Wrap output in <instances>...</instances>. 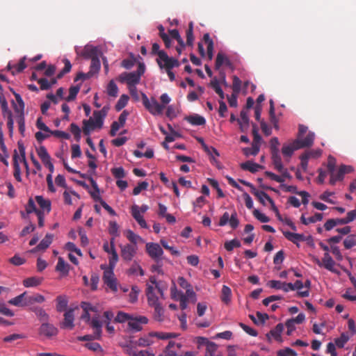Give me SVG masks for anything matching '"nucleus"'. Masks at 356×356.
<instances>
[{"instance_id": "obj_43", "label": "nucleus", "mask_w": 356, "mask_h": 356, "mask_svg": "<svg viewBox=\"0 0 356 356\" xmlns=\"http://www.w3.org/2000/svg\"><path fill=\"white\" fill-rule=\"evenodd\" d=\"M101 68V63L99 60V57L92 58L91 59V63L90 66L89 70V76H93L94 74H97Z\"/></svg>"}, {"instance_id": "obj_28", "label": "nucleus", "mask_w": 356, "mask_h": 356, "mask_svg": "<svg viewBox=\"0 0 356 356\" xmlns=\"http://www.w3.org/2000/svg\"><path fill=\"white\" fill-rule=\"evenodd\" d=\"M26 292H24L23 293L10 299L8 301V303L17 307H24L29 305L28 303V297L26 298Z\"/></svg>"}, {"instance_id": "obj_51", "label": "nucleus", "mask_w": 356, "mask_h": 356, "mask_svg": "<svg viewBox=\"0 0 356 356\" xmlns=\"http://www.w3.org/2000/svg\"><path fill=\"white\" fill-rule=\"evenodd\" d=\"M149 336L150 337H157L159 339L165 340V339H171V338H175V337H177V334H176L175 333H171V332H151V333H149Z\"/></svg>"}, {"instance_id": "obj_19", "label": "nucleus", "mask_w": 356, "mask_h": 356, "mask_svg": "<svg viewBox=\"0 0 356 356\" xmlns=\"http://www.w3.org/2000/svg\"><path fill=\"white\" fill-rule=\"evenodd\" d=\"M74 309H70L67 310L64 314V321L61 323L60 327L68 330H72L74 327Z\"/></svg>"}, {"instance_id": "obj_42", "label": "nucleus", "mask_w": 356, "mask_h": 356, "mask_svg": "<svg viewBox=\"0 0 356 356\" xmlns=\"http://www.w3.org/2000/svg\"><path fill=\"white\" fill-rule=\"evenodd\" d=\"M53 238H54L53 234H47L45 237L36 246V250H46L51 244Z\"/></svg>"}, {"instance_id": "obj_35", "label": "nucleus", "mask_w": 356, "mask_h": 356, "mask_svg": "<svg viewBox=\"0 0 356 356\" xmlns=\"http://www.w3.org/2000/svg\"><path fill=\"white\" fill-rule=\"evenodd\" d=\"M186 120L194 126L204 125L206 124L205 118L203 116L197 114H194L186 117Z\"/></svg>"}, {"instance_id": "obj_55", "label": "nucleus", "mask_w": 356, "mask_h": 356, "mask_svg": "<svg viewBox=\"0 0 356 356\" xmlns=\"http://www.w3.org/2000/svg\"><path fill=\"white\" fill-rule=\"evenodd\" d=\"M140 290L138 286L134 285L132 286L131 290L129 294V302L131 303H135L138 301V295Z\"/></svg>"}, {"instance_id": "obj_33", "label": "nucleus", "mask_w": 356, "mask_h": 356, "mask_svg": "<svg viewBox=\"0 0 356 356\" xmlns=\"http://www.w3.org/2000/svg\"><path fill=\"white\" fill-rule=\"evenodd\" d=\"M323 267L327 270L335 273L337 270L334 268L335 262L330 255L329 252H325L322 259Z\"/></svg>"}, {"instance_id": "obj_10", "label": "nucleus", "mask_w": 356, "mask_h": 356, "mask_svg": "<svg viewBox=\"0 0 356 356\" xmlns=\"http://www.w3.org/2000/svg\"><path fill=\"white\" fill-rule=\"evenodd\" d=\"M145 249L148 255L156 262L161 261L163 250L159 243L149 242L145 245Z\"/></svg>"}, {"instance_id": "obj_20", "label": "nucleus", "mask_w": 356, "mask_h": 356, "mask_svg": "<svg viewBox=\"0 0 356 356\" xmlns=\"http://www.w3.org/2000/svg\"><path fill=\"white\" fill-rule=\"evenodd\" d=\"M13 95L15 97V102L13 101L12 104L15 112L18 114V115H24V103L21 97V95L15 91H13Z\"/></svg>"}, {"instance_id": "obj_13", "label": "nucleus", "mask_w": 356, "mask_h": 356, "mask_svg": "<svg viewBox=\"0 0 356 356\" xmlns=\"http://www.w3.org/2000/svg\"><path fill=\"white\" fill-rule=\"evenodd\" d=\"M271 159L276 170L282 174L284 177H287V179L291 177L288 170L284 167L280 152L271 153Z\"/></svg>"}, {"instance_id": "obj_6", "label": "nucleus", "mask_w": 356, "mask_h": 356, "mask_svg": "<svg viewBox=\"0 0 356 356\" xmlns=\"http://www.w3.org/2000/svg\"><path fill=\"white\" fill-rule=\"evenodd\" d=\"M102 268L104 270L103 274V281L104 284L108 287L113 292L118 291V280L114 274V268L110 267L102 266Z\"/></svg>"}, {"instance_id": "obj_18", "label": "nucleus", "mask_w": 356, "mask_h": 356, "mask_svg": "<svg viewBox=\"0 0 356 356\" xmlns=\"http://www.w3.org/2000/svg\"><path fill=\"white\" fill-rule=\"evenodd\" d=\"M284 330V325L282 323H278L275 328L272 329L268 333L266 334V337L269 342L271 341V339H274L275 341L282 342V333Z\"/></svg>"}, {"instance_id": "obj_46", "label": "nucleus", "mask_w": 356, "mask_h": 356, "mask_svg": "<svg viewBox=\"0 0 356 356\" xmlns=\"http://www.w3.org/2000/svg\"><path fill=\"white\" fill-rule=\"evenodd\" d=\"M204 40L205 43L207 44V56L208 58L211 60L213 56V42L210 38V36L208 33L204 35Z\"/></svg>"}, {"instance_id": "obj_25", "label": "nucleus", "mask_w": 356, "mask_h": 356, "mask_svg": "<svg viewBox=\"0 0 356 356\" xmlns=\"http://www.w3.org/2000/svg\"><path fill=\"white\" fill-rule=\"evenodd\" d=\"M103 323L99 315L93 316L90 321V325L97 334V337H102Z\"/></svg>"}, {"instance_id": "obj_62", "label": "nucleus", "mask_w": 356, "mask_h": 356, "mask_svg": "<svg viewBox=\"0 0 356 356\" xmlns=\"http://www.w3.org/2000/svg\"><path fill=\"white\" fill-rule=\"evenodd\" d=\"M70 131L74 135L75 139L79 141L81 138V129L80 127L76 124L72 123L70 124Z\"/></svg>"}, {"instance_id": "obj_52", "label": "nucleus", "mask_w": 356, "mask_h": 356, "mask_svg": "<svg viewBox=\"0 0 356 356\" xmlns=\"http://www.w3.org/2000/svg\"><path fill=\"white\" fill-rule=\"evenodd\" d=\"M150 306L154 308L155 319L160 322L162 321L163 320L164 309L160 302Z\"/></svg>"}, {"instance_id": "obj_3", "label": "nucleus", "mask_w": 356, "mask_h": 356, "mask_svg": "<svg viewBox=\"0 0 356 356\" xmlns=\"http://www.w3.org/2000/svg\"><path fill=\"white\" fill-rule=\"evenodd\" d=\"M105 115L101 111H94L93 116L83 121V132L89 136L96 129H101L104 124Z\"/></svg>"}, {"instance_id": "obj_57", "label": "nucleus", "mask_w": 356, "mask_h": 356, "mask_svg": "<svg viewBox=\"0 0 356 356\" xmlns=\"http://www.w3.org/2000/svg\"><path fill=\"white\" fill-rule=\"evenodd\" d=\"M350 337L346 333H342L339 338L335 339L334 343L338 348H343L345 344L349 341Z\"/></svg>"}, {"instance_id": "obj_5", "label": "nucleus", "mask_w": 356, "mask_h": 356, "mask_svg": "<svg viewBox=\"0 0 356 356\" xmlns=\"http://www.w3.org/2000/svg\"><path fill=\"white\" fill-rule=\"evenodd\" d=\"M142 99L144 106L152 115H159L163 113L165 106L160 104L155 98L149 99L145 93H143Z\"/></svg>"}, {"instance_id": "obj_9", "label": "nucleus", "mask_w": 356, "mask_h": 356, "mask_svg": "<svg viewBox=\"0 0 356 356\" xmlns=\"http://www.w3.org/2000/svg\"><path fill=\"white\" fill-rule=\"evenodd\" d=\"M104 250L110 254L108 258V266L112 268H115L117 262L118 261L119 257L117 253L114 238H111L110 243L106 241L103 245Z\"/></svg>"}, {"instance_id": "obj_40", "label": "nucleus", "mask_w": 356, "mask_h": 356, "mask_svg": "<svg viewBox=\"0 0 356 356\" xmlns=\"http://www.w3.org/2000/svg\"><path fill=\"white\" fill-rule=\"evenodd\" d=\"M124 352L131 355V356H145L147 354L148 356H154L152 353H149L145 350L138 351L135 346H134L131 343L129 345V348H127Z\"/></svg>"}, {"instance_id": "obj_21", "label": "nucleus", "mask_w": 356, "mask_h": 356, "mask_svg": "<svg viewBox=\"0 0 356 356\" xmlns=\"http://www.w3.org/2000/svg\"><path fill=\"white\" fill-rule=\"evenodd\" d=\"M300 149L298 142L296 140L289 144H284L282 148V153L284 157L290 158L293 152Z\"/></svg>"}, {"instance_id": "obj_29", "label": "nucleus", "mask_w": 356, "mask_h": 356, "mask_svg": "<svg viewBox=\"0 0 356 356\" xmlns=\"http://www.w3.org/2000/svg\"><path fill=\"white\" fill-rule=\"evenodd\" d=\"M282 290L287 293L290 291H297L303 288V282L301 280H296L294 283L283 282Z\"/></svg>"}, {"instance_id": "obj_14", "label": "nucleus", "mask_w": 356, "mask_h": 356, "mask_svg": "<svg viewBox=\"0 0 356 356\" xmlns=\"http://www.w3.org/2000/svg\"><path fill=\"white\" fill-rule=\"evenodd\" d=\"M148 323V318L144 316L134 317L131 316L128 325L131 330L135 332L140 331L143 329V325Z\"/></svg>"}, {"instance_id": "obj_26", "label": "nucleus", "mask_w": 356, "mask_h": 356, "mask_svg": "<svg viewBox=\"0 0 356 356\" xmlns=\"http://www.w3.org/2000/svg\"><path fill=\"white\" fill-rule=\"evenodd\" d=\"M252 193L257 197L260 203L264 206H266L267 202L270 204L271 201H273V199L263 191L253 188Z\"/></svg>"}, {"instance_id": "obj_54", "label": "nucleus", "mask_w": 356, "mask_h": 356, "mask_svg": "<svg viewBox=\"0 0 356 356\" xmlns=\"http://www.w3.org/2000/svg\"><path fill=\"white\" fill-rule=\"evenodd\" d=\"M129 97L127 95H125V94H123L122 95L118 101L117 102L116 104H115V109L117 111H121L122 108H124L128 102H129Z\"/></svg>"}, {"instance_id": "obj_47", "label": "nucleus", "mask_w": 356, "mask_h": 356, "mask_svg": "<svg viewBox=\"0 0 356 356\" xmlns=\"http://www.w3.org/2000/svg\"><path fill=\"white\" fill-rule=\"evenodd\" d=\"M118 87L113 80H111L106 86V93L109 97H116L118 95Z\"/></svg>"}, {"instance_id": "obj_24", "label": "nucleus", "mask_w": 356, "mask_h": 356, "mask_svg": "<svg viewBox=\"0 0 356 356\" xmlns=\"http://www.w3.org/2000/svg\"><path fill=\"white\" fill-rule=\"evenodd\" d=\"M284 236L290 241L299 246L300 241H306V238L302 234L293 233L288 231L283 232Z\"/></svg>"}, {"instance_id": "obj_31", "label": "nucleus", "mask_w": 356, "mask_h": 356, "mask_svg": "<svg viewBox=\"0 0 356 356\" xmlns=\"http://www.w3.org/2000/svg\"><path fill=\"white\" fill-rule=\"evenodd\" d=\"M182 345L180 343H175V341H169L165 350V354L168 356H177V350L180 349Z\"/></svg>"}, {"instance_id": "obj_22", "label": "nucleus", "mask_w": 356, "mask_h": 356, "mask_svg": "<svg viewBox=\"0 0 356 356\" xmlns=\"http://www.w3.org/2000/svg\"><path fill=\"white\" fill-rule=\"evenodd\" d=\"M26 59V57L24 56L23 58H22L20 59L19 63L17 64H12L10 62L7 65V68L9 70H11L13 75L19 73V72H22L26 67V65L25 64Z\"/></svg>"}, {"instance_id": "obj_58", "label": "nucleus", "mask_w": 356, "mask_h": 356, "mask_svg": "<svg viewBox=\"0 0 356 356\" xmlns=\"http://www.w3.org/2000/svg\"><path fill=\"white\" fill-rule=\"evenodd\" d=\"M108 232L113 236L114 239L120 235L119 226L115 221H110L108 225Z\"/></svg>"}, {"instance_id": "obj_48", "label": "nucleus", "mask_w": 356, "mask_h": 356, "mask_svg": "<svg viewBox=\"0 0 356 356\" xmlns=\"http://www.w3.org/2000/svg\"><path fill=\"white\" fill-rule=\"evenodd\" d=\"M232 291L230 288L226 285H223L222 288L221 300L225 304H229L231 302Z\"/></svg>"}, {"instance_id": "obj_4", "label": "nucleus", "mask_w": 356, "mask_h": 356, "mask_svg": "<svg viewBox=\"0 0 356 356\" xmlns=\"http://www.w3.org/2000/svg\"><path fill=\"white\" fill-rule=\"evenodd\" d=\"M37 154L42 161V163L45 167H47L49 170V174L47 176V182L50 183L52 182V174L54 171V166L53 163L51 162V158L48 153L47 148L41 145L38 148L36 149Z\"/></svg>"}, {"instance_id": "obj_50", "label": "nucleus", "mask_w": 356, "mask_h": 356, "mask_svg": "<svg viewBox=\"0 0 356 356\" xmlns=\"http://www.w3.org/2000/svg\"><path fill=\"white\" fill-rule=\"evenodd\" d=\"M343 177L344 175L339 168L337 172L334 171L330 174V184L331 185H334L337 181H342L343 179Z\"/></svg>"}, {"instance_id": "obj_34", "label": "nucleus", "mask_w": 356, "mask_h": 356, "mask_svg": "<svg viewBox=\"0 0 356 356\" xmlns=\"http://www.w3.org/2000/svg\"><path fill=\"white\" fill-rule=\"evenodd\" d=\"M230 61L225 54L222 52L218 53L216 59L215 67L219 70L222 65H230Z\"/></svg>"}, {"instance_id": "obj_53", "label": "nucleus", "mask_w": 356, "mask_h": 356, "mask_svg": "<svg viewBox=\"0 0 356 356\" xmlns=\"http://www.w3.org/2000/svg\"><path fill=\"white\" fill-rule=\"evenodd\" d=\"M80 90V86H72L69 89V95L67 97H65V100L67 102H72L74 101L77 94L79 93Z\"/></svg>"}, {"instance_id": "obj_2", "label": "nucleus", "mask_w": 356, "mask_h": 356, "mask_svg": "<svg viewBox=\"0 0 356 356\" xmlns=\"http://www.w3.org/2000/svg\"><path fill=\"white\" fill-rule=\"evenodd\" d=\"M145 72V65L143 63H139L137 70L131 72H123L118 76V81L122 83H126L127 86L138 85L141 79V76Z\"/></svg>"}, {"instance_id": "obj_44", "label": "nucleus", "mask_w": 356, "mask_h": 356, "mask_svg": "<svg viewBox=\"0 0 356 356\" xmlns=\"http://www.w3.org/2000/svg\"><path fill=\"white\" fill-rule=\"evenodd\" d=\"M257 318L252 315H249V317L251 318V320L257 325L259 324H264L265 322L268 319V315L265 313H261L259 312H257L256 313Z\"/></svg>"}, {"instance_id": "obj_36", "label": "nucleus", "mask_w": 356, "mask_h": 356, "mask_svg": "<svg viewBox=\"0 0 356 356\" xmlns=\"http://www.w3.org/2000/svg\"><path fill=\"white\" fill-rule=\"evenodd\" d=\"M56 302L57 312H62L65 310L67 307L68 298L65 295H60L57 296Z\"/></svg>"}, {"instance_id": "obj_45", "label": "nucleus", "mask_w": 356, "mask_h": 356, "mask_svg": "<svg viewBox=\"0 0 356 356\" xmlns=\"http://www.w3.org/2000/svg\"><path fill=\"white\" fill-rule=\"evenodd\" d=\"M42 282V278L38 277H31L23 281L25 287H35L40 285Z\"/></svg>"}, {"instance_id": "obj_41", "label": "nucleus", "mask_w": 356, "mask_h": 356, "mask_svg": "<svg viewBox=\"0 0 356 356\" xmlns=\"http://www.w3.org/2000/svg\"><path fill=\"white\" fill-rule=\"evenodd\" d=\"M311 287V281L309 280H307L305 283H303V288L302 289H298L296 293V296L298 298H307L309 296V289Z\"/></svg>"}, {"instance_id": "obj_56", "label": "nucleus", "mask_w": 356, "mask_h": 356, "mask_svg": "<svg viewBox=\"0 0 356 356\" xmlns=\"http://www.w3.org/2000/svg\"><path fill=\"white\" fill-rule=\"evenodd\" d=\"M131 317V315L127 313L123 312H118L116 316L114 318V321L115 323H123L127 321L129 322L130 321Z\"/></svg>"}, {"instance_id": "obj_37", "label": "nucleus", "mask_w": 356, "mask_h": 356, "mask_svg": "<svg viewBox=\"0 0 356 356\" xmlns=\"http://www.w3.org/2000/svg\"><path fill=\"white\" fill-rule=\"evenodd\" d=\"M170 35L172 38L175 39L178 42L179 47H177L176 50H177L178 54L180 55L181 53L182 49L185 46L183 39L180 36V34H179L178 30H177V29L170 30Z\"/></svg>"}, {"instance_id": "obj_32", "label": "nucleus", "mask_w": 356, "mask_h": 356, "mask_svg": "<svg viewBox=\"0 0 356 356\" xmlns=\"http://www.w3.org/2000/svg\"><path fill=\"white\" fill-rule=\"evenodd\" d=\"M35 200L41 209L44 211H46L47 213L50 212L51 209V201L48 199H44L41 195H37L35 197Z\"/></svg>"}, {"instance_id": "obj_63", "label": "nucleus", "mask_w": 356, "mask_h": 356, "mask_svg": "<svg viewBox=\"0 0 356 356\" xmlns=\"http://www.w3.org/2000/svg\"><path fill=\"white\" fill-rule=\"evenodd\" d=\"M85 347L95 353H102L103 348L97 342H89L85 344Z\"/></svg>"}, {"instance_id": "obj_30", "label": "nucleus", "mask_w": 356, "mask_h": 356, "mask_svg": "<svg viewBox=\"0 0 356 356\" xmlns=\"http://www.w3.org/2000/svg\"><path fill=\"white\" fill-rule=\"evenodd\" d=\"M56 270L59 272L63 276H66L70 271V265L65 262L63 257H60L58 259Z\"/></svg>"}, {"instance_id": "obj_11", "label": "nucleus", "mask_w": 356, "mask_h": 356, "mask_svg": "<svg viewBox=\"0 0 356 356\" xmlns=\"http://www.w3.org/2000/svg\"><path fill=\"white\" fill-rule=\"evenodd\" d=\"M228 223L233 229L238 227L239 220L235 211L231 215H229L228 212H225L220 218L218 225L220 227H224Z\"/></svg>"}, {"instance_id": "obj_61", "label": "nucleus", "mask_w": 356, "mask_h": 356, "mask_svg": "<svg viewBox=\"0 0 356 356\" xmlns=\"http://www.w3.org/2000/svg\"><path fill=\"white\" fill-rule=\"evenodd\" d=\"M224 246L227 251L231 252L234 248H239L241 246V243L237 239H232L231 241H226Z\"/></svg>"}, {"instance_id": "obj_17", "label": "nucleus", "mask_w": 356, "mask_h": 356, "mask_svg": "<svg viewBox=\"0 0 356 356\" xmlns=\"http://www.w3.org/2000/svg\"><path fill=\"white\" fill-rule=\"evenodd\" d=\"M131 212L133 218L138 223L140 227L147 229L148 225L143 218V213H140L139 206L134 204L131 208Z\"/></svg>"}, {"instance_id": "obj_7", "label": "nucleus", "mask_w": 356, "mask_h": 356, "mask_svg": "<svg viewBox=\"0 0 356 356\" xmlns=\"http://www.w3.org/2000/svg\"><path fill=\"white\" fill-rule=\"evenodd\" d=\"M19 152L20 155H19L16 151L15 152V154L13 155L14 177L18 181H22L21 169L19 161H22L24 163L26 169H28V163L26 162L25 157L24 149L23 147H19Z\"/></svg>"}, {"instance_id": "obj_49", "label": "nucleus", "mask_w": 356, "mask_h": 356, "mask_svg": "<svg viewBox=\"0 0 356 356\" xmlns=\"http://www.w3.org/2000/svg\"><path fill=\"white\" fill-rule=\"evenodd\" d=\"M72 195L76 197L78 200L80 199V195L74 191H72V190L65 191L63 193L64 202L66 204H68V205L72 204Z\"/></svg>"}, {"instance_id": "obj_39", "label": "nucleus", "mask_w": 356, "mask_h": 356, "mask_svg": "<svg viewBox=\"0 0 356 356\" xmlns=\"http://www.w3.org/2000/svg\"><path fill=\"white\" fill-rule=\"evenodd\" d=\"M241 168L244 170H248L251 172H257L262 167L259 164L252 161H248L241 164Z\"/></svg>"}, {"instance_id": "obj_23", "label": "nucleus", "mask_w": 356, "mask_h": 356, "mask_svg": "<svg viewBox=\"0 0 356 356\" xmlns=\"http://www.w3.org/2000/svg\"><path fill=\"white\" fill-rule=\"evenodd\" d=\"M315 138V134L309 131L305 138L300 137L296 140L298 142V145L301 148L310 147L313 145Z\"/></svg>"}, {"instance_id": "obj_15", "label": "nucleus", "mask_w": 356, "mask_h": 356, "mask_svg": "<svg viewBox=\"0 0 356 356\" xmlns=\"http://www.w3.org/2000/svg\"><path fill=\"white\" fill-rule=\"evenodd\" d=\"M58 332V329L54 325L48 323H42L39 328V334L48 339L56 336Z\"/></svg>"}, {"instance_id": "obj_59", "label": "nucleus", "mask_w": 356, "mask_h": 356, "mask_svg": "<svg viewBox=\"0 0 356 356\" xmlns=\"http://www.w3.org/2000/svg\"><path fill=\"white\" fill-rule=\"evenodd\" d=\"M343 245L346 249H350L356 245V235L350 234L343 241Z\"/></svg>"}, {"instance_id": "obj_38", "label": "nucleus", "mask_w": 356, "mask_h": 356, "mask_svg": "<svg viewBox=\"0 0 356 356\" xmlns=\"http://www.w3.org/2000/svg\"><path fill=\"white\" fill-rule=\"evenodd\" d=\"M323 216L321 213H316L313 216L306 218L304 214L301 216L300 221L302 224L307 225L311 223H315L318 221H321Z\"/></svg>"}, {"instance_id": "obj_12", "label": "nucleus", "mask_w": 356, "mask_h": 356, "mask_svg": "<svg viewBox=\"0 0 356 356\" xmlns=\"http://www.w3.org/2000/svg\"><path fill=\"white\" fill-rule=\"evenodd\" d=\"M121 257L125 261H131L137 254L138 245H131L129 243L120 245Z\"/></svg>"}, {"instance_id": "obj_60", "label": "nucleus", "mask_w": 356, "mask_h": 356, "mask_svg": "<svg viewBox=\"0 0 356 356\" xmlns=\"http://www.w3.org/2000/svg\"><path fill=\"white\" fill-rule=\"evenodd\" d=\"M63 63L65 66L63 69L58 74L57 79L62 78L65 74L70 72L72 69L71 63L67 58H65L63 60Z\"/></svg>"}, {"instance_id": "obj_8", "label": "nucleus", "mask_w": 356, "mask_h": 356, "mask_svg": "<svg viewBox=\"0 0 356 356\" xmlns=\"http://www.w3.org/2000/svg\"><path fill=\"white\" fill-rule=\"evenodd\" d=\"M159 67L168 70L179 65V61L172 57H169L165 51L159 52V57L156 58Z\"/></svg>"}, {"instance_id": "obj_1", "label": "nucleus", "mask_w": 356, "mask_h": 356, "mask_svg": "<svg viewBox=\"0 0 356 356\" xmlns=\"http://www.w3.org/2000/svg\"><path fill=\"white\" fill-rule=\"evenodd\" d=\"M146 296L149 306L159 303V297L163 298V289L156 282L155 277H151L147 283Z\"/></svg>"}, {"instance_id": "obj_16", "label": "nucleus", "mask_w": 356, "mask_h": 356, "mask_svg": "<svg viewBox=\"0 0 356 356\" xmlns=\"http://www.w3.org/2000/svg\"><path fill=\"white\" fill-rule=\"evenodd\" d=\"M102 54V52L99 47H95L91 44L86 45L81 53V55L86 59H92V58L100 57Z\"/></svg>"}, {"instance_id": "obj_27", "label": "nucleus", "mask_w": 356, "mask_h": 356, "mask_svg": "<svg viewBox=\"0 0 356 356\" xmlns=\"http://www.w3.org/2000/svg\"><path fill=\"white\" fill-rule=\"evenodd\" d=\"M241 131L245 132L249 128V118L248 112L241 111L240 118L237 119Z\"/></svg>"}, {"instance_id": "obj_64", "label": "nucleus", "mask_w": 356, "mask_h": 356, "mask_svg": "<svg viewBox=\"0 0 356 356\" xmlns=\"http://www.w3.org/2000/svg\"><path fill=\"white\" fill-rule=\"evenodd\" d=\"M277 355V356H298L297 353L290 348L279 350Z\"/></svg>"}]
</instances>
